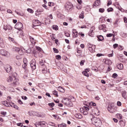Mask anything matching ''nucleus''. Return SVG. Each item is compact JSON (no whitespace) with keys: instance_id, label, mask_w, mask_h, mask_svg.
Masks as SVG:
<instances>
[{"instance_id":"bb28decb","label":"nucleus","mask_w":127,"mask_h":127,"mask_svg":"<svg viewBox=\"0 0 127 127\" xmlns=\"http://www.w3.org/2000/svg\"><path fill=\"white\" fill-rule=\"evenodd\" d=\"M82 74L84 76H86V77H89V74H88V72H87L86 70L83 71Z\"/></svg>"},{"instance_id":"6ab92c4d","label":"nucleus","mask_w":127,"mask_h":127,"mask_svg":"<svg viewBox=\"0 0 127 127\" xmlns=\"http://www.w3.org/2000/svg\"><path fill=\"white\" fill-rule=\"evenodd\" d=\"M58 90L60 91V92H61V93H64V92H65V90H64V88H63V87L61 86H59L58 88Z\"/></svg>"},{"instance_id":"7ed1b4c3","label":"nucleus","mask_w":127,"mask_h":127,"mask_svg":"<svg viewBox=\"0 0 127 127\" xmlns=\"http://www.w3.org/2000/svg\"><path fill=\"white\" fill-rule=\"evenodd\" d=\"M30 66L33 71L36 69V61L35 60L33 59L31 60L30 62Z\"/></svg>"},{"instance_id":"a878e982","label":"nucleus","mask_w":127,"mask_h":127,"mask_svg":"<svg viewBox=\"0 0 127 127\" xmlns=\"http://www.w3.org/2000/svg\"><path fill=\"white\" fill-rule=\"evenodd\" d=\"M30 40L32 44H35V42L34 41V38L30 36Z\"/></svg>"},{"instance_id":"6e6d98bb","label":"nucleus","mask_w":127,"mask_h":127,"mask_svg":"<svg viewBox=\"0 0 127 127\" xmlns=\"http://www.w3.org/2000/svg\"><path fill=\"white\" fill-rule=\"evenodd\" d=\"M112 77H113V78H117V77H118V74H117V73H114V74L112 75Z\"/></svg>"},{"instance_id":"8fccbe9b","label":"nucleus","mask_w":127,"mask_h":127,"mask_svg":"<svg viewBox=\"0 0 127 127\" xmlns=\"http://www.w3.org/2000/svg\"><path fill=\"white\" fill-rule=\"evenodd\" d=\"M48 4H49V6H53V5H54V3L52 2H49L48 3Z\"/></svg>"},{"instance_id":"20e7f679","label":"nucleus","mask_w":127,"mask_h":127,"mask_svg":"<svg viewBox=\"0 0 127 127\" xmlns=\"http://www.w3.org/2000/svg\"><path fill=\"white\" fill-rule=\"evenodd\" d=\"M0 54L2 56H5V57H8L9 56V53L5 50H0Z\"/></svg>"},{"instance_id":"4468645a","label":"nucleus","mask_w":127,"mask_h":127,"mask_svg":"<svg viewBox=\"0 0 127 127\" xmlns=\"http://www.w3.org/2000/svg\"><path fill=\"white\" fill-rule=\"evenodd\" d=\"M74 116L76 119H82L83 118V116L80 113L75 114Z\"/></svg>"},{"instance_id":"1a4fd4ad","label":"nucleus","mask_w":127,"mask_h":127,"mask_svg":"<svg viewBox=\"0 0 127 127\" xmlns=\"http://www.w3.org/2000/svg\"><path fill=\"white\" fill-rule=\"evenodd\" d=\"M98 120H100V119L97 118L96 117H93L91 119V121L93 125H95L98 122Z\"/></svg>"},{"instance_id":"13d9d810","label":"nucleus","mask_w":127,"mask_h":127,"mask_svg":"<svg viewBox=\"0 0 127 127\" xmlns=\"http://www.w3.org/2000/svg\"><path fill=\"white\" fill-rule=\"evenodd\" d=\"M65 35L66 37H70V34L68 32L65 33Z\"/></svg>"},{"instance_id":"4c0bfd02","label":"nucleus","mask_w":127,"mask_h":127,"mask_svg":"<svg viewBox=\"0 0 127 127\" xmlns=\"http://www.w3.org/2000/svg\"><path fill=\"white\" fill-rule=\"evenodd\" d=\"M56 58L57 59V60H61V56L57 55L56 56Z\"/></svg>"},{"instance_id":"cd10ccee","label":"nucleus","mask_w":127,"mask_h":127,"mask_svg":"<svg viewBox=\"0 0 127 127\" xmlns=\"http://www.w3.org/2000/svg\"><path fill=\"white\" fill-rule=\"evenodd\" d=\"M41 121L40 122H37L35 124V126H36V127H39V126H40V127L41 126Z\"/></svg>"},{"instance_id":"72a5a7b5","label":"nucleus","mask_w":127,"mask_h":127,"mask_svg":"<svg viewBox=\"0 0 127 127\" xmlns=\"http://www.w3.org/2000/svg\"><path fill=\"white\" fill-rule=\"evenodd\" d=\"M48 106H49V107H53L55 106V104H54V103H49Z\"/></svg>"},{"instance_id":"a19ab883","label":"nucleus","mask_w":127,"mask_h":127,"mask_svg":"<svg viewBox=\"0 0 127 127\" xmlns=\"http://www.w3.org/2000/svg\"><path fill=\"white\" fill-rule=\"evenodd\" d=\"M24 65H22V68H23V69H25V67L27 66V63H25V62L24 61Z\"/></svg>"},{"instance_id":"7c9ffc66","label":"nucleus","mask_w":127,"mask_h":127,"mask_svg":"<svg viewBox=\"0 0 127 127\" xmlns=\"http://www.w3.org/2000/svg\"><path fill=\"white\" fill-rule=\"evenodd\" d=\"M108 12H111V11H114L113 7H110L107 9Z\"/></svg>"},{"instance_id":"4d7b16f0","label":"nucleus","mask_w":127,"mask_h":127,"mask_svg":"<svg viewBox=\"0 0 127 127\" xmlns=\"http://www.w3.org/2000/svg\"><path fill=\"white\" fill-rule=\"evenodd\" d=\"M84 110L87 112L89 111V110H90V108H89V107L84 106Z\"/></svg>"},{"instance_id":"f257e3e1","label":"nucleus","mask_w":127,"mask_h":127,"mask_svg":"<svg viewBox=\"0 0 127 127\" xmlns=\"http://www.w3.org/2000/svg\"><path fill=\"white\" fill-rule=\"evenodd\" d=\"M62 102L64 105H65V106H68V107H72V106H73L72 102H71V99H70L64 98L62 100Z\"/></svg>"},{"instance_id":"de8ad7c7","label":"nucleus","mask_w":127,"mask_h":127,"mask_svg":"<svg viewBox=\"0 0 127 127\" xmlns=\"http://www.w3.org/2000/svg\"><path fill=\"white\" fill-rule=\"evenodd\" d=\"M20 50V49L19 48H18V47H15L14 48V50H15V51H16L17 52H18Z\"/></svg>"},{"instance_id":"5701e85b","label":"nucleus","mask_w":127,"mask_h":127,"mask_svg":"<svg viewBox=\"0 0 127 127\" xmlns=\"http://www.w3.org/2000/svg\"><path fill=\"white\" fill-rule=\"evenodd\" d=\"M2 105H4L5 107H9V103L7 101H4L2 103Z\"/></svg>"},{"instance_id":"338daca9","label":"nucleus","mask_w":127,"mask_h":127,"mask_svg":"<svg viewBox=\"0 0 127 127\" xmlns=\"http://www.w3.org/2000/svg\"><path fill=\"white\" fill-rule=\"evenodd\" d=\"M36 49L37 50H38V51H41V48L39 47H36Z\"/></svg>"},{"instance_id":"e2e57ef3","label":"nucleus","mask_w":127,"mask_h":127,"mask_svg":"<svg viewBox=\"0 0 127 127\" xmlns=\"http://www.w3.org/2000/svg\"><path fill=\"white\" fill-rule=\"evenodd\" d=\"M79 34L81 36V37H84L85 36V34L82 33V32H79Z\"/></svg>"},{"instance_id":"9b49d317","label":"nucleus","mask_w":127,"mask_h":127,"mask_svg":"<svg viewBox=\"0 0 127 127\" xmlns=\"http://www.w3.org/2000/svg\"><path fill=\"white\" fill-rule=\"evenodd\" d=\"M94 125L96 127H101V126H102V121H101V120H100V119H98V122L97 123H96L94 124Z\"/></svg>"},{"instance_id":"37998d69","label":"nucleus","mask_w":127,"mask_h":127,"mask_svg":"<svg viewBox=\"0 0 127 127\" xmlns=\"http://www.w3.org/2000/svg\"><path fill=\"white\" fill-rule=\"evenodd\" d=\"M59 127H66V124H62L59 125Z\"/></svg>"},{"instance_id":"2eb2a0df","label":"nucleus","mask_w":127,"mask_h":127,"mask_svg":"<svg viewBox=\"0 0 127 127\" xmlns=\"http://www.w3.org/2000/svg\"><path fill=\"white\" fill-rule=\"evenodd\" d=\"M117 68L119 69V70H123L124 68V65L122 64H119L117 65Z\"/></svg>"},{"instance_id":"6e6552de","label":"nucleus","mask_w":127,"mask_h":127,"mask_svg":"<svg viewBox=\"0 0 127 127\" xmlns=\"http://www.w3.org/2000/svg\"><path fill=\"white\" fill-rule=\"evenodd\" d=\"M33 25L34 27L39 26L41 25V22H40V21H39L38 20H35L33 22Z\"/></svg>"},{"instance_id":"c756f323","label":"nucleus","mask_w":127,"mask_h":127,"mask_svg":"<svg viewBox=\"0 0 127 127\" xmlns=\"http://www.w3.org/2000/svg\"><path fill=\"white\" fill-rule=\"evenodd\" d=\"M89 105L90 106H93V107H96V106H97V104L92 101L90 103Z\"/></svg>"},{"instance_id":"2f4dec72","label":"nucleus","mask_w":127,"mask_h":127,"mask_svg":"<svg viewBox=\"0 0 127 127\" xmlns=\"http://www.w3.org/2000/svg\"><path fill=\"white\" fill-rule=\"evenodd\" d=\"M53 29H54V30H58V26L53 25Z\"/></svg>"},{"instance_id":"ddd939ff","label":"nucleus","mask_w":127,"mask_h":127,"mask_svg":"<svg viewBox=\"0 0 127 127\" xmlns=\"http://www.w3.org/2000/svg\"><path fill=\"white\" fill-rule=\"evenodd\" d=\"M88 49L90 52H95V49H96V46L93 45L92 47L89 48Z\"/></svg>"},{"instance_id":"a18cd8bd","label":"nucleus","mask_w":127,"mask_h":127,"mask_svg":"<svg viewBox=\"0 0 127 127\" xmlns=\"http://www.w3.org/2000/svg\"><path fill=\"white\" fill-rule=\"evenodd\" d=\"M99 12L103 13L105 11V9L104 8H99Z\"/></svg>"},{"instance_id":"39448f33","label":"nucleus","mask_w":127,"mask_h":127,"mask_svg":"<svg viewBox=\"0 0 127 127\" xmlns=\"http://www.w3.org/2000/svg\"><path fill=\"white\" fill-rule=\"evenodd\" d=\"M108 111H109L110 113L114 114V113H116L117 112V109H115V106L109 105L108 107Z\"/></svg>"},{"instance_id":"9d476101","label":"nucleus","mask_w":127,"mask_h":127,"mask_svg":"<svg viewBox=\"0 0 127 127\" xmlns=\"http://www.w3.org/2000/svg\"><path fill=\"white\" fill-rule=\"evenodd\" d=\"M103 61H104V63L106 64V65H111V64H113L112 62V61L110 60L106 59V60H103Z\"/></svg>"},{"instance_id":"58836bf2","label":"nucleus","mask_w":127,"mask_h":127,"mask_svg":"<svg viewBox=\"0 0 127 127\" xmlns=\"http://www.w3.org/2000/svg\"><path fill=\"white\" fill-rule=\"evenodd\" d=\"M27 11H28V12H30V13H33V12H34L33 10H32V9H30V8H28Z\"/></svg>"},{"instance_id":"680f3d73","label":"nucleus","mask_w":127,"mask_h":127,"mask_svg":"<svg viewBox=\"0 0 127 127\" xmlns=\"http://www.w3.org/2000/svg\"><path fill=\"white\" fill-rule=\"evenodd\" d=\"M96 56L97 57H101V56H104V55H103V54H97L96 55Z\"/></svg>"},{"instance_id":"f3484780","label":"nucleus","mask_w":127,"mask_h":127,"mask_svg":"<svg viewBox=\"0 0 127 127\" xmlns=\"http://www.w3.org/2000/svg\"><path fill=\"white\" fill-rule=\"evenodd\" d=\"M78 34H79V33L77 31L73 32L72 36L73 38H76V37H78Z\"/></svg>"},{"instance_id":"393cba45","label":"nucleus","mask_w":127,"mask_h":127,"mask_svg":"<svg viewBox=\"0 0 127 127\" xmlns=\"http://www.w3.org/2000/svg\"><path fill=\"white\" fill-rule=\"evenodd\" d=\"M12 80H13V77L11 76H9L7 78V82H11L12 81Z\"/></svg>"},{"instance_id":"0eeeda50","label":"nucleus","mask_w":127,"mask_h":127,"mask_svg":"<svg viewBox=\"0 0 127 127\" xmlns=\"http://www.w3.org/2000/svg\"><path fill=\"white\" fill-rule=\"evenodd\" d=\"M5 70L7 73H9V74H11L12 69L11 68V66L7 64L5 67H4Z\"/></svg>"},{"instance_id":"5fc2aeb1","label":"nucleus","mask_w":127,"mask_h":127,"mask_svg":"<svg viewBox=\"0 0 127 127\" xmlns=\"http://www.w3.org/2000/svg\"><path fill=\"white\" fill-rule=\"evenodd\" d=\"M16 13H17V14H18V15H21V16H23V13H19L17 11H15Z\"/></svg>"},{"instance_id":"774afa93","label":"nucleus","mask_w":127,"mask_h":127,"mask_svg":"<svg viewBox=\"0 0 127 127\" xmlns=\"http://www.w3.org/2000/svg\"><path fill=\"white\" fill-rule=\"evenodd\" d=\"M111 4H112V1L110 0L107 3V6H109V5H111Z\"/></svg>"},{"instance_id":"69168bd1","label":"nucleus","mask_w":127,"mask_h":127,"mask_svg":"<svg viewBox=\"0 0 127 127\" xmlns=\"http://www.w3.org/2000/svg\"><path fill=\"white\" fill-rule=\"evenodd\" d=\"M1 115H2V116H5V115H6V112H1L0 113Z\"/></svg>"},{"instance_id":"412c9836","label":"nucleus","mask_w":127,"mask_h":127,"mask_svg":"<svg viewBox=\"0 0 127 127\" xmlns=\"http://www.w3.org/2000/svg\"><path fill=\"white\" fill-rule=\"evenodd\" d=\"M11 107L12 108H14V109H15L16 110H18L19 108L17 105H15L14 103H12L11 105H10Z\"/></svg>"},{"instance_id":"dca6fc26","label":"nucleus","mask_w":127,"mask_h":127,"mask_svg":"<svg viewBox=\"0 0 127 127\" xmlns=\"http://www.w3.org/2000/svg\"><path fill=\"white\" fill-rule=\"evenodd\" d=\"M98 38V41H103L104 40V37L102 35H99L97 36Z\"/></svg>"},{"instance_id":"e433bc0d","label":"nucleus","mask_w":127,"mask_h":127,"mask_svg":"<svg viewBox=\"0 0 127 127\" xmlns=\"http://www.w3.org/2000/svg\"><path fill=\"white\" fill-rule=\"evenodd\" d=\"M117 117H118V118L120 119V120H122V119H123V115H122V114H118Z\"/></svg>"},{"instance_id":"c03bdc74","label":"nucleus","mask_w":127,"mask_h":127,"mask_svg":"<svg viewBox=\"0 0 127 127\" xmlns=\"http://www.w3.org/2000/svg\"><path fill=\"white\" fill-rule=\"evenodd\" d=\"M20 55H23V52H22V50L20 49L19 51L18 52Z\"/></svg>"},{"instance_id":"0e129e2a","label":"nucleus","mask_w":127,"mask_h":127,"mask_svg":"<svg viewBox=\"0 0 127 127\" xmlns=\"http://www.w3.org/2000/svg\"><path fill=\"white\" fill-rule=\"evenodd\" d=\"M17 126H18V127H23V125L21 123L17 124Z\"/></svg>"},{"instance_id":"f704fd0d","label":"nucleus","mask_w":127,"mask_h":127,"mask_svg":"<svg viewBox=\"0 0 127 127\" xmlns=\"http://www.w3.org/2000/svg\"><path fill=\"white\" fill-rule=\"evenodd\" d=\"M114 34H112V33H109V34H107L106 35L107 37H112V36H114Z\"/></svg>"},{"instance_id":"603ef678","label":"nucleus","mask_w":127,"mask_h":127,"mask_svg":"<svg viewBox=\"0 0 127 127\" xmlns=\"http://www.w3.org/2000/svg\"><path fill=\"white\" fill-rule=\"evenodd\" d=\"M119 46V45L118 44H115L113 45V48H114V49H116V48H117V47H118Z\"/></svg>"},{"instance_id":"3c124183","label":"nucleus","mask_w":127,"mask_h":127,"mask_svg":"<svg viewBox=\"0 0 127 127\" xmlns=\"http://www.w3.org/2000/svg\"><path fill=\"white\" fill-rule=\"evenodd\" d=\"M84 63H85V61L84 60H82L80 62V64L81 66H83V65H84Z\"/></svg>"},{"instance_id":"ea45409f","label":"nucleus","mask_w":127,"mask_h":127,"mask_svg":"<svg viewBox=\"0 0 127 127\" xmlns=\"http://www.w3.org/2000/svg\"><path fill=\"white\" fill-rule=\"evenodd\" d=\"M53 95H55L57 97H58V92L57 91H54L53 92Z\"/></svg>"},{"instance_id":"b1692460","label":"nucleus","mask_w":127,"mask_h":127,"mask_svg":"<svg viewBox=\"0 0 127 127\" xmlns=\"http://www.w3.org/2000/svg\"><path fill=\"white\" fill-rule=\"evenodd\" d=\"M14 80H13V83H12V85L13 86H16V82H17V79H16V78H15V77H13Z\"/></svg>"},{"instance_id":"aec40b11","label":"nucleus","mask_w":127,"mask_h":127,"mask_svg":"<svg viewBox=\"0 0 127 127\" xmlns=\"http://www.w3.org/2000/svg\"><path fill=\"white\" fill-rule=\"evenodd\" d=\"M122 97L124 98V99H126L127 98V91H126V90H124L122 92Z\"/></svg>"},{"instance_id":"c85d7f7f","label":"nucleus","mask_w":127,"mask_h":127,"mask_svg":"<svg viewBox=\"0 0 127 127\" xmlns=\"http://www.w3.org/2000/svg\"><path fill=\"white\" fill-rule=\"evenodd\" d=\"M6 28L8 30H12V27L10 25H6Z\"/></svg>"},{"instance_id":"052dcab7","label":"nucleus","mask_w":127,"mask_h":127,"mask_svg":"<svg viewBox=\"0 0 127 127\" xmlns=\"http://www.w3.org/2000/svg\"><path fill=\"white\" fill-rule=\"evenodd\" d=\"M117 106H118L119 107H121V106H122V103L120 101H118Z\"/></svg>"},{"instance_id":"49530a36","label":"nucleus","mask_w":127,"mask_h":127,"mask_svg":"<svg viewBox=\"0 0 127 127\" xmlns=\"http://www.w3.org/2000/svg\"><path fill=\"white\" fill-rule=\"evenodd\" d=\"M85 111V108H84V107H83V108H81L80 109V113H83V112Z\"/></svg>"},{"instance_id":"4be33fe9","label":"nucleus","mask_w":127,"mask_h":127,"mask_svg":"<svg viewBox=\"0 0 127 127\" xmlns=\"http://www.w3.org/2000/svg\"><path fill=\"white\" fill-rule=\"evenodd\" d=\"M21 60H19V61H16L15 62V64L17 66H20L21 65Z\"/></svg>"},{"instance_id":"79ce46f5","label":"nucleus","mask_w":127,"mask_h":127,"mask_svg":"<svg viewBox=\"0 0 127 127\" xmlns=\"http://www.w3.org/2000/svg\"><path fill=\"white\" fill-rule=\"evenodd\" d=\"M41 127H45V122L43 121L41 122Z\"/></svg>"},{"instance_id":"bf43d9fd","label":"nucleus","mask_w":127,"mask_h":127,"mask_svg":"<svg viewBox=\"0 0 127 127\" xmlns=\"http://www.w3.org/2000/svg\"><path fill=\"white\" fill-rule=\"evenodd\" d=\"M40 65H41V66H43L44 67V63L43 62V61L42 62H40Z\"/></svg>"},{"instance_id":"a211bd4d","label":"nucleus","mask_w":127,"mask_h":127,"mask_svg":"<svg viewBox=\"0 0 127 127\" xmlns=\"http://www.w3.org/2000/svg\"><path fill=\"white\" fill-rule=\"evenodd\" d=\"M42 72L43 74H46L47 73V68H46V66H44V68L42 69Z\"/></svg>"},{"instance_id":"423d86ee","label":"nucleus","mask_w":127,"mask_h":127,"mask_svg":"<svg viewBox=\"0 0 127 127\" xmlns=\"http://www.w3.org/2000/svg\"><path fill=\"white\" fill-rule=\"evenodd\" d=\"M65 8L68 11H71L73 9V4L71 3L68 2L65 6Z\"/></svg>"},{"instance_id":"473e14b6","label":"nucleus","mask_w":127,"mask_h":127,"mask_svg":"<svg viewBox=\"0 0 127 127\" xmlns=\"http://www.w3.org/2000/svg\"><path fill=\"white\" fill-rule=\"evenodd\" d=\"M79 18H84V11H82L81 14L79 15Z\"/></svg>"},{"instance_id":"864d4df0","label":"nucleus","mask_w":127,"mask_h":127,"mask_svg":"<svg viewBox=\"0 0 127 127\" xmlns=\"http://www.w3.org/2000/svg\"><path fill=\"white\" fill-rule=\"evenodd\" d=\"M82 114H83L84 116H87V115H88V111L84 110V111H83V113H82Z\"/></svg>"},{"instance_id":"f8f14e48","label":"nucleus","mask_w":127,"mask_h":127,"mask_svg":"<svg viewBox=\"0 0 127 127\" xmlns=\"http://www.w3.org/2000/svg\"><path fill=\"white\" fill-rule=\"evenodd\" d=\"M101 4V1L100 0H97L95 1L93 4V6H99Z\"/></svg>"},{"instance_id":"f03ea898","label":"nucleus","mask_w":127,"mask_h":127,"mask_svg":"<svg viewBox=\"0 0 127 127\" xmlns=\"http://www.w3.org/2000/svg\"><path fill=\"white\" fill-rule=\"evenodd\" d=\"M14 28L20 31V30H22V29H23V24H22L21 22H17L15 24Z\"/></svg>"},{"instance_id":"c9c22d12","label":"nucleus","mask_w":127,"mask_h":127,"mask_svg":"<svg viewBox=\"0 0 127 127\" xmlns=\"http://www.w3.org/2000/svg\"><path fill=\"white\" fill-rule=\"evenodd\" d=\"M53 50H54V52L55 53H59V51L55 48H53Z\"/></svg>"},{"instance_id":"09e8293b","label":"nucleus","mask_w":127,"mask_h":127,"mask_svg":"<svg viewBox=\"0 0 127 127\" xmlns=\"http://www.w3.org/2000/svg\"><path fill=\"white\" fill-rule=\"evenodd\" d=\"M92 46H94V45L91 44L90 43H88V44H87V47H88V49H89V48H91V47H92Z\"/></svg>"}]
</instances>
